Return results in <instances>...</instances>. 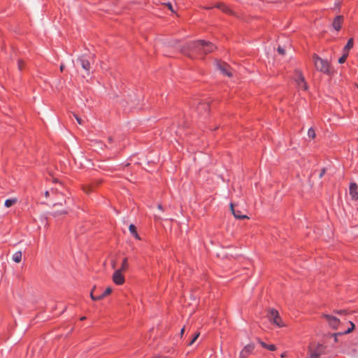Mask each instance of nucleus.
Listing matches in <instances>:
<instances>
[{"label": "nucleus", "instance_id": "f257e3e1", "mask_svg": "<svg viewBox=\"0 0 358 358\" xmlns=\"http://www.w3.org/2000/svg\"><path fill=\"white\" fill-rule=\"evenodd\" d=\"M204 43V41L201 40L189 43L182 46L180 48V51L188 57L193 59L195 55H203L202 53V48L196 47L199 43Z\"/></svg>", "mask_w": 358, "mask_h": 358}, {"label": "nucleus", "instance_id": "f03ea898", "mask_svg": "<svg viewBox=\"0 0 358 358\" xmlns=\"http://www.w3.org/2000/svg\"><path fill=\"white\" fill-rule=\"evenodd\" d=\"M313 60L315 66L317 70L327 75H329L331 73L330 65L328 61L320 58L316 55L313 56Z\"/></svg>", "mask_w": 358, "mask_h": 358}, {"label": "nucleus", "instance_id": "7ed1b4c3", "mask_svg": "<svg viewBox=\"0 0 358 358\" xmlns=\"http://www.w3.org/2000/svg\"><path fill=\"white\" fill-rule=\"evenodd\" d=\"M269 319L275 325L278 327H283L280 317L278 312L273 308L269 310Z\"/></svg>", "mask_w": 358, "mask_h": 358}, {"label": "nucleus", "instance_id": "20e7f679", "mask_svg": "<svg viewBox=\"0 0 358 358\" xmlns=\"http://www.w3.org/2000/svg\"><path fill=\"white\" fill-rule=\"evenodd\" d=\"M295 82L299 89L306 90L308 89L307 83L305 81L304 76L301 71H296L295 76Z\"/></svg>", "mask_w": 358, "mask_h": 358}, {"label": "nucleus", "instance_id": "39448f33", "mask_svg": "<svg viewBox=\"0 0 358 358\" xmlns=\"http://www.w3.org/2000/svg\"><path fill=\"white\" fill-rule=\"evenodd\" d=\"M196 47H201L202 48V53L203 55H206L209 52H213L214 50L216 49V47L214 44L209 41H204V43H199Z\"/></svg>", "mask_w": 358, "mask_h": 358}, {"label": "nucleus", "instance_id": "423d86ee", "mask_svg": "<svg viewBox=\"0 0 358 358\" xmlns=\"http://www.w3.org/2000/svg\"><path fill=\"white\" fill-rule=\"evenodd\" d=\"M310 356L308 358H320V356L324 353V347L318 344L315 349L309 348Z\"/></svg>", "mask_w": 358, "mask_h": 358}, {"label": "nucleus", "instance_id": "0eeeda50", "mask_svg": "<svg viewBox=\"0 0 358 358\" xmlns=\"http://www.w3.org/2000/svg\"><path fill=\"white\" fill-rule=\"evenodd\" d=\"M122 272L123 271L121 270L117 269L114 272L112 276L113 281L117 285H121L124 282L125 279L122 275Z\"/></svg>", "mask_w": 358, "mask_h": 358}, {"label": "nucleus", "instance_id": "6e6552de", "mask_svg": "<svg viewBox=\"0 0 358 358\" xmlns=\"http://www.w3.org/2000/svg\"><path fill=\"white\" fill-rule=\"evenodd\" d=\"M81 67L85 71L86 76H90V70L91 68L90 62L83 57H80L77 59Z\"/></svg>", "mask_w": 358, "mask_h": 358}, {"label": "nucleus", "instance_id": "1a4fd4ad", "mask_svg": "<svg viewBox=\"0 0 358 358\" xmlns=\"http://www.w3.org/2000/svg\"><path fill=\"white\" fill-rule=\"evenodd\" d=\"M323 317L327 319V320L329 322V324L333 328V329H338V326L340 324V320L339 319L336 318V317H334L330 315L324 314L323 315Z\"/></svg>", "mask_w": 358, "mask_h": 358}, {"label": "nucleus", "instance_id": "9d476101", "mask_svg": "<svg viewBox=\"0 0 358 358\" xmlns=\"http://www.w3.org/2000/svg\"><path fill=\"white\" fill-rule=\"evenodd\" d=\"M217 68L225 76L228 77L232 76V73L230 70V66L225 62H219L217 64Z\"/></svg>", "mask_w": 358, "mask_h": 358}, {"label": "nucleus", "instance_id": "9b49d317", "mask_svg": "<svg viewBox=\"0 0 358 358\" xmlns=\"http://www.w3.org/2000/svg\"><path fill=\"white\" fill-rule=\"evenodd\" d=\"M349 193L352 200L358 199V185L355 182H351L349 187Z\"/></svg>", "mask_w": 358, "mask_h": 358}, {"label": "nucleus", "instance_id": "f8f14e48", "mask_svg": "<svg viewBox=\"0 0 358 358\" xmlns=\"http://www.w3.org/2000/svg\"><path fill=\"white\" fill-rule=\"evenodd\" d=\"M254 350V345L249 344L244 347L242 351L240 352L239 357L240 358H247L248 356Z\"/></svg>", "mask_w": 358, "mask_h": 358}, {"label": "nucleus", "instance_id": "ddd939ff", "mask_svg": "<svg viewBox=\"0 0 358 358\" xmlns=\"http://www.w3.org/2000/svg\"><path fill=\"white\" fill-rule=\"evenodd\" d=\"M112 292V288L111 287H107L106 289L102 294L99 296H94L92 294V292H90V297L94 301H99L103 299L106 296L109 295Z\"/></svg>", "mask_w": 358, "mask_h": 358}, {"label": "nucleus", "instance_id": "4468645a", "mask_svg": "<svg viewBox=\"0 0 358 358\" xmlns=\"http://www.w3.org/2000/svg\"><path fill=\"white\" fill-rule=\"evenodd\" d=\"M230 209H231L232 214L236 219H241V220L249 219V217L247 215H243L240 210H235L234 206L233 203L230 204Z\"/></svg>", "mask_w": 358, "mask_h": 358}, {"label": "nucleus", "instance_id": "2eb2a0df", "mask_svg": "<svg viewBox=\"0 0 358 358\" xmlns=\"http://www.w3.org/2000/svg\"><path fill=\"white\" fill-rule=\"evenodd\" d=\"M343 24V17L341 15L336 16L333 22V27L339 31Z\"/></svg>", "mask_w": 358, "mask_h": 358}, {"label": "nucleus", "instance_id": "dca6fc26", "mask_svg": "<svg viewBox=\"0 0 358 358\" xmlns=\"http://www.w3.org/2000/svg\"><path fill=\"white\" fill-rule=\"evenodd\" d=\"M349 324L350 325V327H349L346 331H345L343 332H339V333L334 334V335L336 336V335L348 334L351 333L354 330L355 326V324L352 322H349Z\"/></svg>", "mask_w": 358, "mask_h": 358}, {"label": "nucleus", "instance_id": "f3484780", "mask_svg": "<svg viewBox=\"0 0 358 358\" xmlns=\"http://www.w3.org/2000/svg\"><path fill=\"white\" fill-rule=\"evenodd\" d=\"M352 46H353V39L350 38L348 40L347 44L345 45V46L343 48V52L348 54L349 50L352 48Z\"/></svg>", "mask_w": 358, "mask_h": 358}, {"label": "nucleus", "instance_id": "a211bd4d", "mask_svg": "<svg viewBox=\"0 0 358 358\" xmlns=\"http://www.w3.org/2000/svg\"><path fill=\"white\" fill-rule=\"evenodd\" d=\"M12 259L16 263L20 262L22 259V252L20 251L15 252L13 255Z\"/></svg>", "mask_w": 358, "mask_h": 358}, {"label": "nucleus", "instance_id": "6ab92c4d", "mask_svg": "<svg viewBox=\"0 0 358 358\" xmlns=\"http://www.w3.org/2000/svg\"><path fill=\"white\" fill-rule=\"evenodd\" d=\"M67 213H68V210L66 209V208H62V209L55 210L53 212V215L54 216H58V215H66Z\"/></svg>", "mask_w": 358, "mask_h": 358}, {"label": "nucleus", "instance_id": "aec40b11", "mask_svg": "<svg viewBox=\"0 0 358 358\" xmlns=\"http://www.w3.org/2000/svg\"><path fill=\"white\" fill-rule=\"evenodd\" d=\"M208 109V103H200L198 105L196 110L199 113H201L203 110H207Z\"/></svg>", "mask_w": 358, "mask_h": 358}, {"label": "nucleus", "instance_id": "412c9836", "mask_svg": "<svg viewBox=\"0 0 358 358\" xmlns=\"http://www.w3.org/2000/svg\"><path fill=\"white\" fill-rule=\"evenodd\" d=\"M17 199H9L5 201L4 205L7 208L11 207L13 205L16 203Z\"/></svg>", "mask_w": 358, "mask_h": 358}, {"label": "nucleus", "instance_id": "4be33fe9", "mask_svg": "<svg viewBox=\"0 0 358 358\" xmlns=\"http://www.w3.org/2000/svg\"><path fill=\"white\" fill-rule=\"evenodd\" d=\"M94 187V184H88L83 186V190L85 193L89 194L90 192L93 190Z\"/></svg>", "mask_w": 358, "mask_h": 358}, {"label": "nucleus", "instance_id": "5701e85b", "mask_svg": "<svg viewBox=\"0 0 358 358\" xmlns=\"http://www.w3.org/2000/svg\"><path fill=\"white\" fill-rule=\"evenodd\" d=\"M50 192H51V194L52 195H57V194H63V193L62 192L61 189H59V188L57 187H55V188H51L50 189Z\"/></svg>", "mask_w": 358, "mask_h": 358}, {"label": "nucleus", "instance_id": "b1692460", "mask_svg": "<svg viewBox=\"0 0 358 358\" xmlns=\"http://www.w3.org/2000/svg\"><path fill=\"white\" fill-rule=\"evenodd\" d=\"M127 268H128L127 258H124L123 259L122 266L119 270H121L122 271H124L127 269Z\"/></svg>", "mask_w": 358, "mask_h": 358}, {"label": "nucleus", "instance_id": "393cba45", "mask_svg": "<svg viewBox=\"0 0 358 358\" xmlns=\"http://www.w3.org/2000/svg\"><path fill=\"white\" fill-rule=\"evenodd\" d=\"M308 136L311 138H314L315 137V131L313 128H310L308 131Z\"/></svg>", "mask_w": 358, "mask_h": 358}, {"label": "nucleus", "instance_id": "a878e982", "mask_svg": "<svg viewBox=\"0 0 358 358\" xmlns=\"http://www.w3.org/2000/svg\"><path fill=\"white\" fill-rule=\"evenodd\" d=\"M348 56V53H344L343 52V56L341 57H340L339 59H338V63L339 64H343L345 62Z\"/></svg>", "mask_w": 358, "mask_h": 358}, {"label": "nucleus", "instance_id": "bb28decb", "mask_svg": "<svg viewBox=\"0 0 358 358\" xmlns=\"http://www.w3.org/2000/svg\"><path fill=\"white\" fill-rule=\"evenodd\" d=\"M129 229L131 234H134L137 231L136 227L132 224L129 225Z\"/></svg>", "mask_w": 358, "mask_h": 358}, {"label": "nucleus", "instance_id": "cd10ccee", "mask_svg": "<svg viewBox=\"0 0 358 358\" xmlns=\"http://www.w3.org/2000/svg\"><path fill=\"white\" fill-rule=\"evenodd\" d=\"M199 335H200L199 333H196L194 335V336L193 337V338L192 339V341L189 342V345H192L196 341V340L199 338Z\"/></svg>", "mask_w": 358, "mask_h": 358}, {"label": "nucleus", "instance_id": "c85d7f7f", "mask_svg": "<svg viewBox=\"0 0 358 358\" xmlns=\"http://www.w3.org/2000/svg\"><path fill=\"white\" fill-rule=\"evenodd\" d=\"M73 116L75 117L76 121L78 122V123L79 124H83V120L80 117H78L77 115L76 114H73Z\"/></svg>", "mask_w": 358, "mask_h": 358}, {"label": "nucleus", "instance_id": "c756f323", "mask_svg": "<svg viewBox=\"0 0 358 358\" xmlns=\"http://www.w3.org/2000/svg\"><path fill=\"white\" fill-rule=\"evenodd\" d=\"M266 349H268V350H269L271 351H274V350H276V347H275V345H272V344L271 345H268Z\"/></svg>", "mask_w": 358, "mask_h": 358}, {"label": "nucleus", "instance_id": "7c9ffc66", "mask_svg": "<svg viewBox=\"0 0 358 358\" xmlns=\"http://www.w3.org/2000/svg\"><path fill=\"white\" fill-rule=\"evenodd\" d=\"M165 5L167 6V8L172 12H174L173 10V6L171 3H165Z\"/></svg>", "mask_w": 358, "mask_h": 358}, {"label": "nucleus", "instance_id": "2f4dec72", "mask_svg": "<svg viewBox=\"0 0 358 358\" xmlns=\"http://www.w3.org/2000/svg\"><path fill=\"white\" fill-rule=\"evenodd\" d=\"M23 64H24L23 61H22V60L18 61V69L20 70L22 69Z\"/></svg>", "mask_w": 358, "mask_h": 358}, {"label": "nucleus", "instance_id": "473e14b6", "mask_svg": "<svg viewBox=\"0 0 358 358\" xmlns=\"http://www.w3.org/2000/svg\"><path fill=\"white\" fill-rule=\"evenodd\" d=\"M278 51L280 55H283L285 54V50L281 47L278 48Z\"/></svg>", "mask_w": 358, "mask_h": 358}, {"label": "nucleus", "instance_id": "72a5a7b5", "mask_svg": "<svg viewBox=\"0 0 358 358\" xmlns=\"http://www.w3.org/2000/svg\"><path fill=\"white\" fill-rule=\"evenodd\" d=\"M259 344L264 348H267V346H268V344H266V343L262 341H259Z\"/></svg>", "mask_w": 358, "mask_h": 358}, {"label": "nucleus", "instance_id": "f704fd0d", "mask_svg": "<svg viewBox=\"0 0 358 358\" xmlns=\"http://www.w3.org/2000/svg\"><path fill=\"white\" fill-rule=\"evenodd\" d=\"M63 206L62 202H57V201H56V202H55V203H54V204H53V206H54L55 208H56V207H57V206Z\"/></svg>", "mask_w": 358, "mask_h": 358}, {"label": "nucleus", "instance_id": "c9c22d12", "mask_svg": "<svg viewBox=\"0 0 358 358\" xmlns=\"http://www.w3.org/2000/svg\"><path fill=\"white\" fill-rule=\"evenodd\" d=\"M51 194V192H50V190H47L45 192V196L47 198L48 196H50V195Z\"/></svg>", "mask_w": 358, "mask_h": 358}, {"label": "nucleus", "instance_id": "e433bc0d", "mask_svg": "<svg viewBox=\"0 0 358 358\" xmlns=\"http://www.w3.org/2000/svg\"><path fill=\"white\" fill-rule=\"evenodd\" d=\"M325 173V169H322L321 173H320V178H322Z\"/></svg>", "mask_w": 358, "mask_h": 358}, {"label": "nucleus", "instance_id": "4c0bfd02", "mask_svg": "<svg viewBox=\"0 0 358 358\" xmlns=\"http://www.w3.org/2000/svg\"><path fill=\"white\" fill-rule=\"evenodd\" d=\"M132 235H133L136 238H137V239H140V237H139V236L138 235L137 231H136V232H135V234H132Z\"/></svg>", "mask_w": 358, "mask_h": 358}, {"label": "nucleus", "instance_id": "58836bf2", "mask_svg": "<svg viewBox=\"0 0 358 358\" xmlns=\"http://www.w3.org/2000/svg\"><path fill=\"white\" fill-rule=\"evenodd\" d=\"M111 265H112V268H115V265H116V263L115 261H112L111 262Z\"/></svg>", "mask_w": 358, "mask_h": 358}, {"label": "nucleus", "instance_id": "ea45409f", "mask_svg": "<svg viewBox=\"0 0 358 358\" xmlns=\"http://www.w3.org/2000/svg\"><path fill=\"white\" fill-rule=\"evenodd\" d=\"M345 312V310H338V311H336V313L338 314H342V313H344Z\"/></svg>", "mask_w": 358, "mask_h": 358}, {"label": "nucleus", "instance_id": "a19ab883", "mask_svg": "<svg viewBox=\"0 0 358 358\" xmlns=\"http://www.w3.org/2000/svg\"><path fill=\"white\" fill-rule=\"evenodd\" d=\"M287 356V352H283L281 354V357H285Z\"/></svg>", "mask_w": 358, "mask_h": 358}, {"label": "nucleus", "instance_id": "79ce46f5", "mask_svg": "<svg viewBox=\"0 0 358 358\" xmlns=\"http://www.w3.org/2000/svg\"><path fill=\"white\" fill-rule=\"evenodd\" d=\"M64 69V64H62V65L60 66V71H63Z\"/></svg>", "mask_w": 358, "mask_h": 358}, {"label": "nucleus", "instance_id": "37998d69", "mask_svg": "<svg viewBox=\"0 0 358 358\" xmlns=\"http://www.w3.org/2000/svg\"><path fill=\"white\" fill-rule=\"evenodd\" d=\"M157 208H158L159 210H163V208H162V206L161 204H159V205H158V206H157Z\"/></svg>", "mask_w": 358, "mask_h": 358}, {"label": "nucleus", "instance_id": "c03bdc74", "mask_svg": "<svg viewBox=\"0 0 358 358\" xmlns=\"http://www.w3.org/2000/svg\"><path fill=\"white\" fill-rule=\"evenodd\" d=\"M95 289H96V287L94 286V287L92 288V291H91V292H92V294H93V295L94 294V292Z\"/></svg>", "mask_w": 358, "mask_h": 358}, {"label": "nucleus", "instance_id": "a18cd8bd", "mask_svg": "<svg viewBox=\"0 0 358 358\" xmlns=\"http://www.w3.org/2000/svg\"><path fill=\"white\" fill-rule=\"evenodd\" d=\"M184 331H185V328L183 327V328L181 329V331H180V334H181V335H182V334H183Z\"/></svg>", "mask_w": 358, "mask_h": 358}, {"label": "nucleus", "instance_id": "49530a36", "mask_svg": "<svg viewBox=\"0 0 358 358\" xmlns=\"http://www.w3.org/2000/svg\"><path fill=\"white\" fill-rule=\"evenodd\" d=\"M64 204H65V205H66V204H67V201H66V199H64Z\"/></svg>", "mask_w": 358, "mask_h": 358}, {"label": "nucleus", "instance_id": "de8ad7c7", "mask_svg": "<svg viewBox=\"0 0 358 358\" xmlns=\"http://www.w3.org/2000/svg\"><path fill=\"white\" fill-rule=\"evenodd\" d=\"M85 318H86L85 317H82L80 318V320H85Z\"/></svg>", "mask_w": 358, "mask_h": 358}, {"label": "nucleus", "instance_id": "09e8293b", "mask_svg": "<svg viewBox=\"0 0 358 358\" xmlns=\"http://www.w3.org/2000/svg\"><path fill=\"white\" fill-rule=\"evenodd\" d=\"M334 336H335V341H337V338H336V337H337V336H338V335L335 336V335L334 334Z\"/></svg>", "mask_w": 358, "mask_h": 358}, {"label": "nucleus", "instance_id": "8fccbe9b", "mask_svg": "<svg viewBox=\"0 0 358 358\" xmlns=\"http://www.w3.org/2000/svg\"><path fill=\"white\" fill-rule=\"evenodd\" d=\"M357 87H358V86H357Z\"/></svg>", "mask_w": 358, "mask_h": 358}]
</instances>
